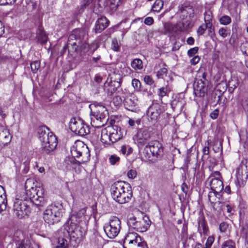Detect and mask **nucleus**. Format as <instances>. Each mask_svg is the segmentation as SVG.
<instances>
[{
	"instance_id": "obj_1",
	"label": "nucleus",
	"mask_w": 248,
	"mask_h": 248,
	"mask_svg": "<svg viewBox=\"0 0 248 248\" xmlns=\"http://www.w3.org/2000/svg\"><path fill=\"white\" fill-rule=\"evenodd\" d=\"M87 207L73 212L69 219L58 231V245L55 248H68L70 242L74 246L79 243L86 232L90 215Z\"/></svg>"
},
{
	"instance_id": "obj_2",
	"label": "nucleus",
	"mask_w": 248,
	"mask_h": 248,
	"mask_svg": "<svg viewBox=\"0 0 248 248\" xmlns=\"http://www.w3.org/2000/svg\"><path fill=\"white\" fill-rule=\"evenodd\" d=\"M71 156L66 157L63 166L68 170L75 169L80 164L88 161L90 154L88 147L82 141H76L71 148Z\"/></svg>"
},
{
	"instance_id": "obj_3",
	"label": "nucleus",
	"mask_w": 248,
	"mask_h": 248,
	"mask_svg": "<svg viewBox=\"0 0 248 248\" xmlns=\"http://www.w3.org/2000/svg\"><path fill=\"white\" fill-rule=\"evenodd\" d=\"M85 32L81 29H76L69 35L67 44L63 47L64 51L68 49V53L73 55L74 53H81L86 52L89 45L84 39Z\"/></svg>"
},
{
	"instance_id": "obj_4",
	"label": "nucleus",
	"mask_w": 248,
	"mask_h": 248,
	"mask_svg": "<svg viewBox=\"0 0 248 248\" xmlns=\"http://www.w3.org/2000/svg\"><path fill=\"white\" fill-rule=\"evenodd\" d=\"M33 178L27 179L25 184V189L27 196L37 206H42L46 203L44 195L45 190L42 187H36L34 185Z\"/></svg>"
},
{
	"instance_id": "obj_5",
	"label": "nucleus",
	"mask_w": 248,
	"mask_h": 248,
	"mask_svg": "<svg viewBox=\"0 0 248 248\" xmlns=\"http://www.w3.org/2000/svg\"><path fill=\"white\" fill-rule=\"evenodd\" d=\"M110 190L113 199L120 204L129 202L132 196L129 185L123 181L115 182L111 186Z\"/></svg>"
},
{
	"instance_id": "obj_6",
	"label": "nucleus",
	"mask_w": 248,
	"mask_h": 248,
	"mask_svg": "<svg viewBox=\"0 0 248 248\" xmlns=\"http://www.w3.org/2000/svg\"><path fill=\"white\" fill-rule=\"evenodd\" d=\"M93 110H92V125L96 128L103 126L108 120V113L106 108L102 105H95Z\"/></svg>"
},
{
	"instance_id": "obj_7",
	"label": "nucleus",
	"mask_w": 248,
	"mask_h": 248,
	"mask_svg": "<svg viewBox=\"0 0 248 248\" xmlns=\"http://www.w3.org/2000/svg\"><path fill=\"white\" fill-rule=\"evenodd\" d=\"M182 21V26L179 28V31H183L189 27L194 16V10L192 5L185 2L179 5L178 12Z\"/></svg>"
},
{
	"instance_id": "obj_8",
	"label": "nucleus",
	"mask_w": 248,
	"mask_h": 248,
	"mask_svg": "<svg viewBox=\"0 0 248 248\" xmlns=\"http://www.w3.org/2000/svg\"><path fill=\"white\" fill-rule=\"evenodd\" d=\"M164 149L162 145L157 140L148 142L143 150V155L149 161H154L161 158L163 155Z\"/></svg>"
},
{
	"instance_id": "obj_9",
	"label": "nucleus",
	"mask_w": 248,
	"mask_h": 248,
	"mask_svg": "<svg viewBox=\"0 0 248 248\" xmlns=\"http://www.w3.org/2000/svg\"><path fill=\"white\" fill-rule=\"evenodd\" d=\"M63 206L62 204L48 205L44 213L43 218L48 224H53L60 221L62 217Z\"/></svg>"
},
{
	"instance_id": "obj_10",
	"label": "nucleus",
	"mask_w": 248,
	"mask_h": 248,
	"mask_svg": "<svg viewBox=\"0 0 248 248\" xmlns=\"http://www.w3.org/2000/svg\"><path fill=\"white\" fill-rule=\"evenodd\" d=\"M127 224L130 228L136 231L143 232H146L150 227L151 221L147 216L138 219L136 217H131L128 219Z\"/></svg>"
},
{
	"instance_id": "obj_11",
	"label": "nucleus",
	"mask_w": 248,
	"mask_h": 248,
	"mask_svg": "<svg viewBox=\"0 0 248 248\" xmlns=\"http://www.w3.org/2000/svg\"><path fill=\"white\" fill-rule=\"evenodd\" d=\"M69 126L72 132L81 136H84L90 133L89 126L79 118H71Z\"/></svg>"
},
{
	"instance_id": "obj_12",
	"label": "nucleus",
	"mask_w": 248,
	"mask_h": 248,
	"mask_svg": "<svg viewBox=\"0 0 248 248\" xmlns=\"http://www.w3.org/2000/svg\"><path fill=\"white\" fill-rule=\"evenodd\" d=\"M121 222L117 217H112L108 223H106L104 226V230L107 236L110 239L115 238L121 229Z\"/></svg>"
},
{
	"instance_id": "obj_13",
	"label": "nucleus",
	"mask_w": 248,
	"mask_h": 248,
	"mask_svg": "<svg viewBox=\"0 0 248 248\" xmlns=\"http://www.w3.org/2000/svg\"><path fill=\"white\" fill-rule=\"evenodd\" d=\"M58 140L56 137L52 132L45 135L42 139L41 145L43 151L46 154H49L53 151L57 147Z\"/></svg>"
},
{
	"instance_id": "obj_14",
	"label": "nucleus",
	"mask_w": 248,
	"mask_h": 248,
	"mask_svg": "<svg viewBox=\"0 0 248 248\" xmlns=\"http://www.w3.org/2000/svg\"><path fill=\"white\" fill-rule=\"evenodd\" d=\"M13 211L18 218H22L28 215L30 212V208L26 201L16 199L14 202Z\"/></svg>"
},
{
	"instance_id": "obj_15",
	"label": "nucleus",
	"mask_w": 248,
	"mask_h": 248,
	"mask_svg": "<svg viewBox=\"0 0 248 248\" xmlns=\"http://www.w3.org/2000/svg\"><path fill=\"white\" fill-rule=\"evenodd\" d=\"M206 74H202V79H197L193 84L194 94L197 97H203L207 92L208 81L206 79Z\"/></svg>"
},
{
	"instance_id": "obj_16",
	"label": "nucleus",
	"mask_w": 248,
	"mask_h": 248,
	"mask_svg": "<svg viewBox=\"0 0 248 248\" xmlns=\"http://www.w3.org/2000/svg\"><path fill=\"white\" fill-rule=\"evenodd\" d=\"M220 173L218 171L213 172L207 179L211 189L216 192H221L223 189V184Z\"/></svg>"
},
{
	"instance_id": "obj_17",
	"label": "nucleus",
	"mask_w": 248,
	"mask_h": 248,
	"mask_svg": "<svg viewBox=\"0 0 248 248\" xmlns=\"http://www.w3.org/2000/svg\"><path fill=\"white\" fill-rule=\"evenodd\" d=\"M124 243L135 244L138 246V248H148L144 242H141V237L136 232H128L125 235Z\"/></svg>"
},
{
	"instance_id": "obj_18",
	"label": "nucleus",
	"mask_w": 248,
	"mask_h": 248,
	"mask_svg": "<svg viewBox=\"0 0 248 248\" xmlns=\"http://www.w3.org/2000/svg\"><path fill=\"white\" fill-rule=\"evenodd\" d=\"M124 104L125 108L132 112H137L139 110L138 105V98L133 94H129L125 97Z\"/></svg>"
},
{
	"instance_id": "obj_19",
	"label": "nucleus",
	"mask_w": 248,
	"mask_h": 248,
	"mask_svg": "<svg viewBox=\"0 0 248 248\" xmlns=\"http://www.w3.org/2000/svg\"><path fill=\"white\" fill-rule=\"evenodd\" d=\"M152 133L147 128L140 129L137 134V140L138 143L143 145L148 143L151 140Z\"/></svg>"
},
{
	"instance_id": "obj_20",
	"label": "nucleus",
	"mask_w": 248,
	"mask_h": 248,
	"mask_svg": "<svg viewBox=\"0 0 248 248\" xmlns=\"http://www.w3.org/2000/svg\"><path fill=\"white\" fill-rule=\"evenodd\" d=\"M161 112V106L157 103H153L146 111L148 120L152 122H156Z\"/></svg>"
},
{
	"instance_id": "obj_21",
	"label": "nucleus",
	"mask_w": 248,
	"mask_h": 248,
	"mask_svg": "<svg viewBox=\"0 0 248 248\" xmlns=\"http://www.w3.org/2000/svg\"><path fill=\"white\" fill-rule=\"evenodd\" d=\"M109 131L112 143H115L121 140L123 136V132L120 127L116 125L108 126Z\"/></svg>"
},
{
	"instance_id": "obj_22",
	"label": "nucleus",
	"mask_w": 248,
	"mask_h": 248,
	"mask_svg": "<svg viewBox=\"0 0 248 248\" xmlns=\"http://www.w3.org/2000/svg\"><path fill=\"white\" fill-rule=\"evenodd\" d=\"M236 177L241 185H244L248 179V168L247 166L240 167L236 172Z\"/></svg>"
},
{
	"instance_id": "obj_23",
	"label": "nucleus",
	"mask_w": 248,
	"mask_h": 248,
	"mask_svg": "<svg viewBox=\"0 0 248 248\" xmlns=\"http://www.w3.org/2000/svg\"><path fill=\"white\" fill-rule=\"evenodd\" d=\"M109 20L105 16H101L96 21L94 28L95 33H100L105 30L109 24Z\"/></svg>"
},
{
	"instance_id": "obj_24",
	"label": "nucleus",
	"mask_w": 248,
	"mask_h": 248,
	"mask_svg": "<svg viewBox=\"0 0 248 248\" xmlns=\"http://www.w3.org/2000/svg\"><path fill=\"white\" fill-rule=\"evenodd\" d=\"M198 232L202 235H207L209 232V228L203 216H200L198 219Z\"/></svg>"
},
{
	"instance_id": "obj_25",
	"label": "nucleus",
	"mask_w": 248,
	"mask_h": 248,
	"mask_svg": "<svg viewBox=\"0 0 248 248\" xmlns=\"http://www.w3.org/2000/svg\"><path fill=\"white\" fill-rule=\"evenodd\" d=\"M11 136L8 129L0 127V145H5L10 142Z\"/></svg>"
},
{
	"instance_id": "obj_26",
	"label": "nucleus",
	"mask_w": 248,
	"mask_h": 248,
	"mask_svg": "<svg viewBox=\"0 0 248 248\" xmlns=\"http://www.w3.org/2000/svg\"><path fill=\"white\" fill-rule=\"evenodd\" d=\"M109 131L108 126L106 128H103L102 130L101 134V141L105 145H109L112 143L110 134Z\"/></svg>"
},
{
	"instance_id": "obj_27",
	"label": "nucleus",
	"mask_w": 248,
	"mask_h": 248,
	"mask_svg": "<svg viewBox=\"0 0 248 248\" xmlns=\"http://www.w3.org/2000/svg\"><path fill=\"white\" fill-rule=\"evenodd\" d=\"M7 206L6 195L4 188L0 185V214L5 210Z\"/></svg>"
},
{
	"instance_id": "obj_28",
	"label": "nucleus",
	"mask_w": 248,
	"mask_h": 248,
	"mask_svg": "<svg viewBox=\"0 0 248 248\" xmlns=\"http://www.w3.org/2000/svg\"><path fill=\"white\" fill-rule=\"evenodd\" d=\"M164 34H172L177 31L176 27L170 22L165 23L163 25Z\"/></svg>"
},
{
	"instance_id": "obj_29",
	"label": "nucleus",
	"mask_w": 248,
	"mask_h": 248,
	"mask_svg": "<svg viewBox=\"0 0 248 248\" xmlns=\"http://www.w3.org/2000/svg\"><path fill=\"white\" fill-rule=\"evenodd\" d=\"M108 88L107 89L108 95L112 96L117 91V88L120 86V83L119 82H111L108 84Z\"/></svg>"
},
{
	"instance_id": "obj_30",
	"label": "nucleus",
	"mask_w": 248,
	"mask_h": 248,
	"mask_svg": "<svg viewBox=\"0 0 248 248\" xmlns=\"http://www.w3.org/2000/svg\"><path fill=\"white\" fill-rule=\"evenodd\" d=\"M37 38L38 42L42 45H45L47 41V36L44 31L41 29H38L37 32Z\"/></svg>"
},
{
	"instance_id": "obj_31",
	"label": "nucleus",
	"mask_w": 248,
	"mask_h": 248,
	"mask_svg": "<svg viewBox=\"0 0 248 248\" xmlns=\"http://www.w3.org/2000/svg\"><path fill=\"white\" fill-rule=\"evenodd\" d=\"M221 196V192H216L214 190L210 191L208 195L209 201L211 203H214L216 202L217 199H219L220 197Z\"/></svg>"
},
{
	"instance_id": "obj_32",
	"label": "nucleus",
	"mask_w": 248,
	"mask_h": 248,
	"mask_svg": "<svg viewBox=\"0 0 248 248\" xmlns=\"http://www.w3.org/2000/svg\"><path fill=\"white\" fill-rule=\"evenodd\" d=\"M238 80L236 78H232L228 83V91L230 93H232L234 90L238 86Z\"/></svg>"
},
{
	"instance_id": "obj_33",
	"label": "nucleus",
	"mask_w": 248,
	"mask_h": 248,
	"mask_svg": "<svg viewBox=\"0 0 248 248\" xmlns=\"http://www.w3.org/2000/svg\"><path fill=\"white\" fill-rule=\"evenodd\" d=\"M204 20L206 25L213 24V14L211 10H207L204 13Z\"/></svg>"
},
{
	"instance_id": "obj_34",
	"label": "nucleus",
	"mask_w": 248,
	"mask_h": 248,
	"mask_svg": "<svg viewBox=\"0 0 248 248\" xmlns=\"http://www.w3.org/2000/svg\"><path fill=\"white\" fill-rule=\"evenodd\" d=\"M170 92V90L168 86L163 87L158 89L157 94L161 100L163 97L168 96Z\"/></svg>"
},
{
	"instance_id": "obj_35",
	"label": "nucleus",
	"mask_w": 248,
	"mask_h": 248,
	"mask_svg": "<svg viewBox=\"0 0 248 248\" xmlns=\"http://www.w3.org/2000/svg\"><path fill=\"white\" fill-rule=\"evenodd\" d=\"M132 67L135 70H140L143 67L142 61L140 59H135L131 62Z\"/></svg>"
},
{
	"instance_id": "obj_36",
	"label": "nucleus",
	"mask_w": 248,
	"mask_h": 248,
	"mask_svg": "<svg viewBox=\"0 0 248 248\" xmlns=\"http://www.w3.org/2000/svg\"><path fill=\"white\" fill-rule=\"evenodd\" d=\"M163 5L164 3L162 0H156L153 4V8L154 11L159 12L162 9Z\"/></svg>"
},
{
	"instance_id": "obj_37",
	"label": "nucleus",
	"mask_w": 248,
	"mask_h": 248,
	"mask_svg": "<svg viewBox=\"0 0 248 248\" xmlns=\"http://www.w3.org/2000/svg\"><path fill=\"white\" fill-rule=\"evenodd\" d=\"M219 23L221 25H228L232 22L231 18L227 15H224L219 18Z\"/></svg>"
},
{
	"instance_id": "obj_38",
	"label": "nucleus",
	"mask_w": 248,
	"mask_h": 248,
	"mask_svg": "<svg viewBox=\"0 0 248 248\" xmlns=\"http://www.w3.org/2000/svg\"><path fill=\"white\" fill-rule=\"evenodd\" d=\"M133 152V149L130 147H127L124 145L121 147V152L124 155H129Z\"/></svg>"
},
{
	"instance_id": "obj_39",
	"label": "nucleus",
	"mask_w": 248,
	"mask_h": 248,
	"mask_svg": "<svg viewBox=\"0 0 248 248\" xmlns=\"http://www.w3.org/2000/svg\"><path fill=\"white\" fill-rule=\"evenodd\" d=\"M218 34L223 38H225L230 34V31L226 28L221 27L218 30Z\"/></svg>"
},
{
	"instance_id": "obj_40",
	"label": "nucleus",
	"mask_w": 248,
	"mask_h": 248,
	"mask_svg": "<svg viewBox=\"0 0 248 248\" xmlns=\"http://www.w3.org/2000/svg\"><path fill=\"white\" fill-rule=\"evenodd\" d=\"M103 242V238L99 235H94L92 239V242L96 246L102 245Z\"/></svg>"
},
{
	"instance_id": "obj_41",
	"label": "nucleus",
	"mask_w": 248,
	"mask_h": 248,
	"mask_svg": "<svg viewBox=\"0 0 248 248\" xmlns=\"http://www.w3.org/2000/svg\"><path fill=\"white\" fill-rule=\"evenodd\" d=\"M222 248H235V244L233 241L228 240L222 244Z\"/></svg>"
},
{
	"instance_id": "obj_42",
	"label": "nucleus",
	"mask_w": 248,
	"mask_h": 248,
	"mask_svg": "<svg viewBox=\"0 0 248 248\" xmlns=\"http://www.w3.org/2000/svg\"><path fill=\"white\" fill-rule=\"evenodd\" d=\"M40 67V62L38 61H34L31 63V68L33 73H35L37 72Z\"/></svg>"
},
{
	"instance_id": "obj_43",
	"label": "nucleus",
	"mask_w": 248,
	"mask_h": 248,
	"mask_svg": "<svg viewBox=\"0 0 248 248\" xmlns=\"http://www.w3.org/2000/svg\"><path fill=\"white\" fill-rule=\"evenodd\" d=\"M22 168V172L24 174H26L30 169V161L28 160H26L21 165Z\"/></svg>"
},
{
	"instance_id": "obj_44",
	"label": "nucleus",
	"mask_w": 248,
	"mask_h": 248,
	"mask_svg": "<svg viewBox=\"0 0 248 248\" xmlns=\"http://www.w3.org/2000/svg\"><path fill=\"white\" fill-rule=\"evenodd\" d=\"M132 85L135 91H140L141 83L139 80L133 79L132 81Z\"/></svg>"
},
{
	"instance_id": "obj_45",
	"label": "nucleus",
	"mask_w": 248,
	"mask_h": 248,
	"mask_svg": "<svg viewBox=\"0 0 248 248\" xmlns=\"http://www.w3.org/2000/svg\"><path fill=\"white\" fill-rule=\"evenodd\" d=\"M206 29H208L209 35L213 38L215 36V29L213 24L206 25Z\"/></svg>"
},
{
	"instance_id": "obj_46",
	"label": "nucleus",
	"mask_w": 248,
	"mask_h": 248,
	"mask_svg": "<svg viewBox=\"0 0 248 248\" xmlns=\"http://www.w3.org/2000/svg\"><path fill=\"white\" fill-rule=\"evenodd\" d=\"M111 48L115 51H118L120 49V45L117 39L114 38L112 40Z\"/></svg>"
},
{
	"instance_id": "obj_47",
	"label": "nucleus",
	"mask_w": 248,
	"mask_h": 248,
	"mask_svg": "<svg viewBox=\"0 0 248 248\" xmlns=\"http://www.w3.org/2000/svg\"><path fill=\"white\" fill-rule=\"evenodd\" d=\"M167 69L166 68H161L157 73V77L158 78H163L164 76H166L167 73Z\"/></svg>"
},
{
	"instance_id": "obj_48",
	"label": "nucleus",
	"mask_w": 248,
	"mask_h": 248,
	"mask_svg": "<svg viewBox=\"0 0 248 248\" xmlns=\"http://www.w3.org/2000/svg\"><path fill=\"white\" fill-rule=\"evenodd\" d=\"M120 159V157L115 155H111L109 158V162L113 165L119 162Z\"/></svg>"
},
{
	"instance_id": "obj_49",
	"label": "nucleus",
	"mask_w": 248,
	"mask_h": 248,
	"mask_svg": "<svg viewBox=\"0 0 248 248\" xmlns=\"http://www.w3.org/2000/svg\"><path fill=\"white\" fill-rule=\"evenodd\" d=\"M215 241V238L213 236H210L207 238L205 243V247L204 248H211L213 243Z\"/></svg>"
},
{
	"instance_id": "obj_50",
	"label": "nucleus",
	"mask_w": 248,
	"mask_h": 248,
	"mask_svg": "<svg viewBox=\"0 0 248 248\" xmlns=\"http://www.w3.org/2000/svg\"><path fill=\"white\" fill-rule=\"evenodd\" d=\"M206 30V24H202L201 25L197 31V33L198 36L202 35L205 32Z\"/></svg>"
},
{
	"instance_id": "obj_51",
	"label": "nucleus",
	"mask_w": 248,
	"mask_h": 248,
	"mask_svg": "<svg viewBox=\"0 0 248 248\" xmlns=\"http://www.w3.org/2000/svg\"><path fill=\"white\" fill-rule=\"evenodd\" d=\"M48 132H46L45 127H41L38 129V133L39 135V139L41 142L42 141V139L44 138V136L45 135H48Z\"/></svg>"
},
{
	"instance_id": "obj_52",
	"label": "nucleus",
	"mask_w": 248,
	"mask_h": 248,
	"mask_svg": "<svg viewBox=\"0 0 248 248\" xmlns=\"http://www.w3.org/2000/svg\"><path fill=\"white\" fill-rule=\"evenodd\" d=\"M137 174V171L135 170L132 169L129 170L127 173L128 177L130 179H134L136 178Z\"/></svg>"
},
{
	"instance_id": "obj_53",
	"label": "nucleus",
	"mask_w": 248,
	"mask_h": 248,
	"mask_svg": "<svg viewBox=\"0 0 248 248\" xmlns=\"http://www.w3.org/2000/svg\"><path fill=\"white\" fill-rule=\"evenodd\" d=\"M228 227V224L224 222H221L219 225V229L221 232H224Z\"/></svg>"
},
{
	"instance_id": "obj_54",
	"label": "nucleus",
	"mask_w": 248,
	"mask_h": 248,
	"mask_svg": "<svg viewBox=\"0 0 248 248\" xmlns=\"http://www.w3.org/2000/svg\"><path fill=\"white\" fill-rule=\"evenodd\" d=\"M198 51V47H194L189 49L187 51V54L189 57L193 56Z\"/></svg>"
},
{
	"instance_id": "obj_55",
	"label": "nucleus",
	"mask_w": 248,
	"mask_h": 248,
	"mask_svg": "<svg viewBox=\"0 0 248 248\" xmlns=\"http://www.w3.org/2000/svg\"><path fill=\"white\" fill-rule=\"evenodd\" d=\"M16 248H26L24 243V241L18 240L16 242Z\"/></svg>"
},
{
	"instance_id": "obj_56",
	"label": "nucleus",
	"mask_w": 248,
	"mask_h": 248,
	"mask_svg": "<svg viewBox=\"0 0 248 248\" xmlns=\"http://www.w3.org/2000/svg\"><path fill=\"white\" fill-rule=\"evenodd\" d=\"M112 8L117 7L121 3V0H108Z\"/></svg>"
},
{
	"instance_id": "obj_57",
	"label": "nucleus",
	"mask_w": 248,
	"mask_h": 248,
	"mask_svg": "<svg viewBox=\"0 0 248 248\" xmlns=\"http://www.w3.org/2000/svg\"><path fill=\"white\" fill-rule=\"evenodd\" d=\"M144 82L146 83V84H147L149 85H152L154 82L152 78L148 75H146L145 76V77L144 78Z\"/></svg>"
},
{
	"instance_id": "obj_58",
	"label": "nucleus",
	"mask_w": 248,
	"mask_h": 248,
	"mask_svg": "<svg viewBox=\"0 0 248 248\" xmlns=\"http://www.w3.org/2000/svg\"><path fill=\"white\" fill-rule=\"evenodd\" d=\"M101 56L100 55H97L96 57H93L91 61L95 63V66H99L98 63H100L101 61Z\"/></svg>"
},
{
	"instance_id": "obj_59",
	"label": "nucleus",
	"mask_w": 248,
	"mask_h": 248,
	"mask_svg": "<svg viewBox=\"0 0 248 248\" xmlns=\"http://www.w3.org/2000/svg\"><path fill=\"white\" fill-rule=\"evenodd\" d=\"M16 0H0V5H5L15 3Z\"/></svg>"
},
{
	"instance_id": "obj_60",
	"label": "nucleus",
	"mask_w": 248,
	"mask_h": 248,
	"mask_svg": "<svg viewBox=\"0 0 248 248\" xmlns=\"http://www.w3.org/2000/svg\"><path fill=\"white\" fill-rule=\"evenodd\" d=\"M218 113V109H216L210 113V117L213 119H216L217 118Z\"/></svg>"
},
{
	"instance_id": "obj_61",
	"label": "nucleus",
	"mask_w": 248,
	"mask_h": 248,
	"mask_svg": "<svg viewBox=\"0 0 248 248\" xmlns=\"http://www.w3.org/2000/svg\"><path fill=\"white\" fill-rule=\"evenodd\" d=\"M200 60V57L198 56H194L191 60L190 63L192 65H196L198 63Z\"/></svg>"
},
{
	"instance_id": "obj_62",
	"label": "nucleus",
	"mask_w": 248,
	"mask_h": 248,
	"mask_svg": "<svg viewBox=\"0 0 248 248\" xmlns=\"http://www.w3.org/2000/svg\"><path fill=\"white\" fill-rule=\"evenodd\" d=\"M154 22V19L151 17H146L144 21V23L147 25H151Z\"/></svg>"
},
{
	"instance_id": "obj_63",
	"label": "nucleus",
	"mask_w": 248,
	"mask_h": 248,
	"mask_svg": "<svg viewBox=\"0 0 248 248\" xmlns=\"http://www.w3.org/2000/svg\"><path fill=\"white\" fill-rule=\"evenodd\" d=\"M226 211L229 214V215H232L233 213H232V207L230 204H228L226 205Z\"/></svg>"
},
{
	"instance_id": "obj_64",
	"label": "nucleus",
	"mask_w": 248,
	"mask_h": 248,
	"mask_svg": "<svg viewBox=\"0 0 248 248\" xmlns=\"http://www.w3.org/2000/svg\"><path fill=\"white\" fill-rule=\"evenodd\" d=\"M202 153L203 155H208L209 153V148L208 146L204 147L202 149Z\"/></svg>"
}]
</instances>
